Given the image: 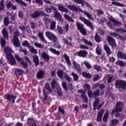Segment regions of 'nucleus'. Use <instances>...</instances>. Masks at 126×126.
I'll list each match as a JSON object with an SVG mask.
<instances>
[{
	"instance_id": "6e6d98bb",
	"label": "nucleus",
	"mask_w": 126,
	"mask_h": 126,
	"mask_svg": "<svg viewBox=\"0 0 126 126\" xmlns=\"http://www.w3.org/2000/svg\"><path fill=\"white\" fill-rule=\"evenodd\" d=\"M98 103H99V99H96L94 103V111L95 110H96V108L97 107V106Z\"/></svg>"
},
{
	"instance_id": "49530a36",
	"label": "nucleus",
	"mask_w": 126,
	"mask_h": 126,
	"mask_svg": "<svg viewBox=\"0 0 126 126\" xmlns=\"http://www.w3.org/2000/svg\"><path fill=\"white\" fill-rule=\"evenodd\" d=\"M45 88L48 91V92H49V93H52V92H53L52 89H51V88H50V85H48V83H46L45 84Z\"/></svg>"
},
{
	"instance_id": "c85d7f7f",
	"label": "nucleus",
	"mask_w": 126,
	"mask_h": 126,
	"mask_svg": "<svg viewBox=\"0 0 126 126\" xmlns=\"http://www.w3.org/2000/svg\"><path fill=\"white\" fill-rule=\"evenodd\" d=\"M44 71L40 70L38 71L37 73V76L38 78H44Z\"/></svg>"
},
{
	"instance_id": "603ef678",
	"label": "nucleus",
	"mask_w": 126,
	"mask_h": 126,
	"mask_svg": "<svg viewBox=\"0 0 126 126\" xmlns=\"http://www.w3.org/2000/svg\"><path fill=\"white\" fill-rule=\"evenodd\" d=\"M83 42H84V43H85V44H86L87 45H89L91 46H93V44L91 42L88 41V40L84 38L83 39Z\"/></svg>"
},
{
	"instance_id": "39448f33",
	"label": "nucleus",
	"mask_w": 126,
	"mask_h": 126,
	"mask_svg": "<svg viewBox=\"0 0 126 126\" xmlns=\"http://www.w3.org/2000/svg\"><path fill=\"white\" fill-rule=\"evenodd\" d=\"M45 36L48 38V39H49V40L53 41V42H56V41L58 40L57 36H56L54 33L50 32H45Z\"/></svg>"
},
{
	"instance_id": "3c124183",
	"label": "nucleus",
	"mask_w": 126,
	"mask_h": 126,
	"mask_svg": "<svg viewBox=\"0 0 126 126\" xmlns=\"http://www.w3.org/2000/svg\"><path fill=\"white\" fill-rule=\"evenodd\" d=\"M86 67H87V68H88V69H90V68H91L92 67V66H91V65L90 64V63L87 62H85L84 63Z\"/></svg>"
},
{
	"instance_id": "cd10ccee",
	"label": "nucleus",
	"mask_w": 126,
	"mask_h": 126,
	"mask_svg": "<svg viewBox=\"0 0 126 126\" xmlns=\"http://www.w3.org/2000/svg\"><path fill=\"white\" fill-rule=\"evenodd\" d=\"M112 0V4L113 5H116V6H121V7H125V5L118 2L114 1V0Z\"/></svg>"
},
{
	"instance_id": "412c9836",
	"label": "nucleus",
	"mask_w": 126,
	"mask_h": 126,
	"mask_svg": "<svg viewBox=\"0 0 126 126\" xmlns=\"http://www.w3.org/2000/svg\"><path fill=\"white\" fill-rule=\"evenodd\" d=\"M103 114H104V110H101L98 112V115L97 118V122H101L102 120V116H103Z\"/></svg>"
},
{
	"instance_id": "e2e57ef3",
	"label": "nucleus",
	"mask_w": 126,
	"mask_h": 126,
	"mask_svg": "<svg viewBox=\"0 0 126 126\" xmlns=\"http://www.w3.org/2000/svg\"><path fill=\"white\" fill-rule=\"evenodd\" d=\"M20 52H22V53H24L25 55H27V54H28V51H27V50L24 49L22 48V47L20 48Z\"/></svg>"
},
{
	"instance_id": "1a4fd4ad",
	"label": "nucleus",
	"mask_w": 126,
	"mask_h": 126,
	"mask_svg": "<svg viewBox=\"0 0 126 126\" xmlns=\"http://www.w3.org/2000/svg\"><path fill=\"white\" fill-rule=\"evenodd\" d=\"M51 86L53 89H55V88H56V89H60V87H61L60 86V84L57 83L55 79L52 80L51 82Z\"/></svg>"
},
{
	"instance_id": "e433bc0d",
	"label": "nucleus",
	"mask_w": 126,
	"mask_h": 126,
	"mask_svg": "<svg viewBox=\"0 0 126 126\" xmlns=\"http://www.w3.org/2000/svg\"><path fill=\"white\" fill-rule=\"evenodd\" d=\"M23 72H24V71L20 69H16L15 70V73L17 75H21V74H23Z\"/></svg>"
},
{
	"instance_id": "ea45409f",
	"label": "nucleus",
	"mask_w": 126,
	"mask_h": 126,
	"mask_svg": "<svg viewBox=\"0 0 126 126\" xmlns=\"http://www.w3.org/2000/svg\"><path fill=\"white\" fill-rule=\"evenodd\" d=\"M29 49L30 52L32 53V54H37V50L34 48V47L32 46H30Z\"/></svg>"
},
{
	"instance_id": "bb28decb",
	"label": "nucleus",
	"mask_w": 126,
	"mask_h": 126,
	"mask_svg": "<svg viewBox=\"0 0 126 126\" xmlns=\"http://www.w3.org/2000/svg\"><path fill=\"white\" fill-rule=\"evenodd\" d=\"M96 53L97 55H98L100 56L101 54H102V47H101V46L98 45L96 50H95Z\"/></svg>"
},
{
	"instance_id": "4d7b16f0",
	"label": "nucleus",
	"mask_w": 126,
	"mask_h": 126,
	"mask_svg": "<svg viewBox=\"0 0 126 126\" xmlns=\"http://www.w3.org/2000/svg\"><path fill=\"white\" fill-rule=\"evenodd\" d=\"M62 87L63 88L64 90H65V91H67L68 90L67 87H66V82H63L62 83Z\"/></svg>"
},
{
	"instance_id": "a211bd4d",
	"label": "nucleus",
	"mask_w": 126,
	"mask_h": 126,
	"mask_svg": "<svg viewBox=\"0 0 126 126\" xmlns=\"http://www.w3.org/2000/svg\"><path fill=\"white\" fill-rule=\"evenodd\" d=\"M79 57H82V58H85L87 55V52L84 50L80 51L77 53Z\"/></svg>"
},
{
	"instance_id": "338daca9",
	"label": "nucleus",
	"mask_w": 126,
	"mask_h": 126,
	"mask_svg": "<svg viewBox=\"0 0 126 126\" xmlns=\"http://www.w3.org/2000/svg\"><path fill=\"white\" fill-rule=\"evenodd\" d=\"M94 69H95V70H97V71H100V70H101V68L100 67V66L97 65H94Z\"/></svg>"
},
{
	"instance_id": "774afa93",
	"label": "nucleus",
	"mask_w": 126,
	"mask_h": 126,
	"mask_svg": "<svg viewBox=\"0 0 126 126\" xmlns=\"http://www.w3.org/2000/svg\"><path fill=\"white\" fill-rule=\"evenodd\" d=\"M34 45L36 47V48H43V45L41 43H38L37 42L34 43Z\"/></svg>"
},
{
	"instance_id": "0eeeda50",
	"label": "nucleus",
	"mask_w": 126,
	"mask_h": 126,
	"mask_svg": "<svg viewBox=\"0 0 126 126\" xmlns=\"http://www.w3.org/2000/svg\"><path fill=\"white\" fill-rule=\"evenodd\" d=\"M80 19L81 21L84 22L87 26L90 27L92 30H94V27L92 25V23H91V22L89 21L88 20H86V19L83 17H80Z\"/></svg>"
},
{
	"instance_id": "423d86ee",
	"label": "nucleus",
	"mask_w": 126,
	"mask_h": 126,
	"mask_svg": "<svg viewBox=\"0 0 126 126\" xmlns=\"http://www.w3.org/2000/svg\"><path fill=\"white\" fill-rule=\"evenodd\" d=\"M67 7L70 9V10H72V11H78V12H84L83 10L80 8L79 6H76L75 5H68Z\"/></svg>"
},
{
	"instance_id": "09e8293b",
	"label": "nucleus",
	"mask_w": 126,
	"mask_h": 126,
	"mask_svg": "<svg viewBox=\"0 0 126 126\" xmlns=\"http://www.w3.org/2000/svg\"><path fill=\"white\" fill-rule=\"evenodd\" d=\"M16 2H17V3H19L20 4H22L24 6H27V4H26V3L23 2L21 0H16Z\"/></svg>"
},
{
	"instance_id": "473e14b6",
	"label": "nucleus",
	"mask_w": 126,
	"mask_h": 126,
	"mask_svg": "<svg viewBox=\"0 0 126 126\" xmlns=\"http://www.w3.org/2000/svg\"><path fill=\"white\" fill-rule=\"evenodd\" d=\"M116 64H117V65H120V66H125V65H126V63L124 61H118L116 63Z\"/></svg>"
},
{
	"instance_id": "79ce46f5",
	"label": "nucleus",
	"mask_w": 126,
	"mask_h": 126,
	"mask_svg": "<svg viewBox=\"0 0 126 126\" xmlns=\"http://www.w3.org/2000/svg\"><path fill=\"white\" fill-rule=\"evenodd\" d=\"M64 77L65 79H66V80L68 81V82H70L71 81V78L68 76V74L65 73H64Z\"/></svg>"
},
{
	"instance_id": "f257e3e1",
	"label": "nucleus",
	"mask_w": 126,
	"mask_h": 126,
	"mask_svg": "<svg viewBox=\"0 0 126 126\" xmlns=\"http://www.w3.org/2000/svg\"><path fill=\"white\" fill-rule=\"evenodd\" d=\"M4 52L6 55V58L8 60L9 63H10L11 65L15 64V59L13 56L11 55V53H14V51L12 50V49L10 47H7L4 49Z\"/></svg>"
},
{
	"instance_id": "0e129e2a",
	"label": "nucleus",
	"mask_w": 126,
	"mask_h": 126,
	"mask_svg": "<svg viewBox=\"0 0 126 126\" xmlns=\"http://www.w3.org/2000/svg\"><path fill=\"white\" fill-rule=\"evenodd\" d=\"M43 95L44 96L43 100H47V98H48V93H47L45 91H43Z\"/></svg>"
},
{
	"instance_id": "bf43d9fd",
	"label": "nucleus",
	"mask_w": 126,
	"mask_h": 126,
	"mask_svg": "<svg viewBox=\"0 0 126 126\" xmlns=\"http://www.w3.org/2000/svg\"><path fill=\"white\" fill-rule=\"evenodd\" d=\"M95 41L96 42H97L98 43H99V42H101V39L100 38V36L98 35V34H95Z\"/></svg>"
},
{
	"instance_id": "72a5a7b5",
	"label": "nucleus",
	"mask_w": 126,
	"mask_h": 126,
	"mask_svg": "<svg viewBox=\"0 0 126 126\" xmlns=\"http://www.w3.org/2000/svg\"><path fill=\"white\" fill-rule=\"evenodd\" d=\"M108 117H109V111L106 110V113L104 114V116L103 117V121L104 122H107Z\"/></svg>"
},
{
	"instance_id": "7ed1b4c3",
	"label": "nucleus",
	"mask_w": 126,
	"mask_h": 126,
	"mask_svg": "<svg viewBox=\"0 0 126 126\" xmlns=\"http://www.w3.org/2000/svg\"><path fill=\"white\" fill-rule=\"evenodd\" d=\"M18 36H19V31H17L14 33V37L12 39L14 46L16 48H18L20 46V42L18 37Z\"/></svg>"
},
{
	"instance_id": "9d476101",
	"label": "nucleus",
	"mask_w": 126,
	"mask_h": 126,
	"mask_svg": "<svg viewBox=\"0 0 126 126\" xmlns=\"http://www.w3.org/2000/svg\"><path fill=\"white\" fill-rule=\"evenodd\" d=\"M5 99H7L8 101H12V103H14L16 96L9 94H6L4 95Z\"/></svg>"
},
{
	"instance_id": "680f3d73",
	"label": "nucleus",
	"mask_w": 126,
	"mask_h": 126,
	"mask_svg": "<svg viewBox=\"0 0 126 126\" xmlns=\"http://www.w3.org/2000/svg\"><path fill=\"white\" fill-rule=\"evenodd\" d=\"M23 46L24 47H29V48H30V44L28 43V41H25L24 42H23Z\"/></svg>"
},
{
	"instance_id": "f704fd0d",
	"label": "nucleus",
	"mask_w": 126,
	"mask_h": 126,
	"mask_svg": "<svg viewBox=\"0 0 126 126\" xmlns=\"http://www.w3.org/2000/svg\"><path fill=\"white\" fill-rule=\"evenodd\" d=\"M64 17L65 19H66L67 20H68V21H69L70 22H72V23L74 22V20L73 19H72V18H71V17L68 16V15H67L66 14L64 15Z\"/></svg>"
},
{
	"instance_id": "de8ad7c7",
	"label": "nucleus",
	"mask_w": 126,
	"mask_h": 126,
	"mask_svg": "<svg viewBox=\"0 0 126 126\" xmlns=\"http://www.w3.org/2000/svg\"><path fill=\"white\" fill-rule=\"evenodd\" d=\"M56 28V22L52 21L51 22L50 29L51 30H54Z\"/></svg>"
},
{
	"instance_id": "8fccbe9b",
	"label": "nucleus",
	"mask_w": 126,
	"mask_h": 126,
	"mask_svg": "<svg viewBox=\"0 0 126 126\" xmlns=\"http://www.w3.org/2000/svg\"><path fill=\"white\" fill-rule=\"evenodd\" d=\"M71 75L73 76L74 81H77V80H78V75H77V74L72 72Z\"/></svg>"
},
{
	"instance_id": "2eb2a0df",
	"label": "nucleus",
	"mask_w": 126,
	"mask_h": 126,
	"mask_svg": "<svg viewBox=\"0 0 126 126\" xmlns=\"http://www.w3.org/2000/svg\"><path fill=\"white\" fill-rule=\"evenodd\" d=\"M68 39H69V41H68V40H67L65 38L63 39V41L64 44H66L67 46H70L71 47H73V45L71 44V41H72V39L71 38V37H68Z\"/></svg>"
},
{
	"instance_id": "c03bdc74",
	"label": "nucleus",
	"mask_w": 126,
	"mask_h": 126,
	"mask_svg": "<svg viewBox=\"0 0 126 126\" xmlns=\"http://www.w3.org/2000/svg\"><path fill=\"white\" fill-rule=\"evenodd\" d=\"M82 75L84 77H85L86 78H91V75L87 72H83L82 73Z\"/></svg>"
},
{
	"instance_id": "aec40b11",
	"label": "nucleus",
	"mask_w": 126,
	"mask_h": 126,
	"mask_svg": "<svg viewBox=\"0 0 126 126\" xmlns=\"http://www.w3.org/2000/svg\"><path fill=\"white\" fill-rule=\"evenodd\" d=\"M55 17L57 18L59 21H61V22H63V17H62V15H61V14L60 13L55 12Z\"/></svg>"
},
{
	"instance_id": "4c0bfd02",
	"label": "nucleus",
	"mask_w": 126,
	"mask_h": 126,
	"mask_svg": "<svg viewBox=\"0 0 126 126\" xmlns=\"http://www.w3.org/2000/svg\"><path fill=\"white\" fill-rule=\"evenodd\" d=\"M4 9V0H1L0 2V10Z\"/></svg>"
},
{
	"instance_id": "f03ea898",
	"label": "nucleus",
	"mask_w": 126,
	"mask_h": 126,
	"mask_svg": "<svg viewBox=\"0 0 126 126\" xmlns=\"http://www.w3.org/2000/svg\"><path fill=\"white\" fill-rule=\"evenodd\" d=\"M109 20L110 22H107V24L110 29H114V28H115V25H118V26H121V25H122V23L118 22L114 19L113 17H109Z\"/></svg>"
},
{
	"instance_id": "69168bd1",
	"label": "nucleus",
	"mask_w": 126,
	"mask_h": 126,
	"mask_svg": "<svg viewBox=\"0 0 126 126\" xmlns=\"http://www.w3.org/2000/svg\"><path fill=\"white\" fill-rule=\"evenodd\" d=\"M69 28V26H68V24H66L65 26L63 27V30L65 32H67L68 31V29Z\"/></svg>"
},
{
	"instance_id": "f3484780",
	"label": "nucleus",
	"mask_w": 126,
	"mask_h": 126,
	"mask_svg": "<svg viewBox=\"0 0 126 126\" xmlns=\"http://www.w3.org/2000/svg\"><path fill=\"white\" fill-rule=\"evenodd\" d=\"M63 57L65 59L66 63L68 64V66H71V63L70 60H69V57L66 54H63Z\"/></svg>"
},
{
	"instance_id": "37998d69",
	"label": "nucleus",
	"mask_w": 126,
	"mask_h": 126,
	"mask_svg": "<svg viewBox=\"0 0 126 126\" xmlns=\"http://www.w3.org/2000/svg\"><path fill=\"white\" fill-rule=\"evenodd\" d=\"M19 29L20 30H21V31H23V32H24L26 29H28V30H27V32L30 30V28L28 26H27V28H25L24 26H20Z\"/></svg>"
},
{
	"instance_id": "13d9d810",
	"label": "nucleus",
	"mask_w": 126,
	"mask_h": 126,
	"mask_svg": "<svg viewBox=\"0 0 126 126\" xmlns=\"http://www.w3.org/2000/svg\"><path fill=\"white\" fill-rule=\"evenodd\" d=\"M57 30L59 33H60V34H63V28L60 27V26H57Z\"/></svg>"
},
{
	"instance_id": "393cba45",
	"label": "nucleus",
	"mask_w": 126,
	"mask_h": 126,
	"mask_svg": "<svg viewBox=\"0 0 126 126\" xmlns=\"http://www.w3.org/2000/svg\"><path fill=\"white\" fill-rule=\"evenodd\" d=\"M38 36L40 38L41 41L47 43V40L45 39V36H44V33L43 32H39L38 34Z\"/></svg>"
},
{
	"instance_id": "a878e982",
	"label": "nucleus",
	"mask_w": 126,
	"mask_h": 126,
	"mask_svg": "<svg viewBox=\"0 0 126 126\" xmlns=\"http://www.w3.org/2000/svg\"><path fill=\"white\" fill-rule=\"evenodd\" d=\"M73 1L76 3H79V4H82V6L85 5V1L84 0H73Z\"/></svg>"
},
{
	"instance_id": "c756f323",
	"label": "nucleus",
	"mask_w": 126,
	"mask_h": 126,
	"mask_svg": "<svg viewBox=\"0 0 126 126\" xmlns=\"http://www.w3.org/2000/svg\"><path fill=\"white\" fill-rule=\"evenodd\" d=\"M42 57L43 58V59L45 60V61H46L47 62H48V61H49V60H50V57L46 53H43L42 54Z\"/></svg>"
},
{
	"instance_id": "b1692460",
	"label": "nucleus",
	"mask_w": 126,
	"mask_h": 126,
	"mask_svg": "<svg viewBox=\"0 0 126 126\" xmlns=\"http://www.w3.org/2000/svg\"><path fill=\"white\" fill-rule=\"evenodd\" d=\"M73 65L74 66V68L76 70H78V71H80V64L77 63L76 62L73 61Z\"/></svg>"
},
{
	"instance_id": "052dcab7",
	"label": "nucleus",
	"mask_w": 126,
	"mask_h": 126,
	"mask_svg": "<svg viewBox=\"0 0 126 126\" xmlns=\"http://www.w3.org/2000/svg\"><path fill=\"white\" fill-rule=\"evenodd\" d=\"M99 95H100V91L99 90L95 91L94 93V97H97V96H99Z\"/></svg>"
},
{
	"instance_id": "f8f14e48",
	"label": "nucleus",
	"mask_w": 126,
	"mask_h": 126,
	"mask_svg": "<svg viewBox=\"0 0 126 126\" xmlns=\"http://www.w3.org/2000/svg\"><path fill=\"white\" fill-rule=\"evenodd\" d=\"M44 11H35L34 13L31 14V16L32 18H38L41 14H43Z\"/></svg>"
},
{
	"instance_id": "dca6fc26",
	"label": "nucleus",
	"mask_w": 126,
	"mask_h": 126,
	"mask_svg": "<svg viewBox=\"0 0 126 126\" xmlns=\"http://www.w3.org/2000/svg\"><path fill=\"white\" fill-rule=\"evenodd\" d=\"M117 57L119 59H122V60H126V55L121 51L118 52Z\"/></svg>"
},
{
	"instance_id": "6e6552de",
	"label": "nucleus",
	"mask_w": 126,
	"mask_h": 126,
	"mask_svg": "<svg viewBox=\"0 0 126 126\" xmlns=\"http://www.w3.org/2000/svg\"><path fill=\"white\" fill-rule=\"evenodd\" d=\"M76 26L78 30H79L83 35H86V31L85 30V29L83 28V25L79 22H77Z\"/></svg>"
},
{
	"instance_id": "9b49d317",
	"label": "nucleus",
	"mask_w": 126,
	"mask_h": 126,
	"mask_svg": "<svg viewBox=\"0 0 126 126\" xmlns=\"http://www.w3.org/2000/svg\"><path fill=\"white\" fill-rule=\"evenodd\" d=\"M79 93H81V97L83 99L85 102H87L88 99L87 98V96L85 95V93H86V91H82L80 90L78 91Z\"/></svg>"
},
{
	"instance_id": "6ab92c4d",
	"label": "nucleus",
	"mask_w": 126,
	"mask_h": 126,
	"mask_svg": "<svg viewBox=\"0 0 126 126\" xmlns=\"http://www.w3.org/2000/svg\"><path fill=\"white\" fill-rule=\"evenodd\" d=\"M58 9H59L60 11H62V12H66V13H68V9L64 7L63 5H60L58 7Z\"/></svg>"
},
{
	"instance_id": "4be33fe9",
	"label": "nucleus",
	"mask_w": 126,
	"mask_h": 126,
	"mask_svg": "<svg viewBox=\"0 0 126 126\" xmlns=\"http://www.w3.org/2000/svg\"><path fill=\"white\" fill-rule=\"evenodd\" d=\"M2 34L5 39H8L9 38L8 32H7V31L5 29L2 30Z\"/></svg>"
},
{
	"instance_id": "20e7f679",
	"label": "nucleus",
	"mask_w": 126,
	"mask_h": 126,
	"mask_svg": "<svg viewBox=\"0 0 126 126\" xmlns=\"http://www.w3.org/2000/svg\"><path fill=\"white\" fill-rule=\"evenodd\" d=\"M124 103L121 101L118 102L115 109L112 111L111 114L112 115L115 114V112H122V111H123V108H124Z\"/></svg>"
},
{
	"instance_id": "2f4dec72",
	"label": "nucleus",
	"mask_w": 126,
	"mask_h": 126,
	"mask_svg": "<svg viewBox=\"0 0 126 126\" xmlns=\"http://www.w3.org/2000/svg\"><path fill=\"white\" fill-rule=\"evenodd\" d=\"M57 75L60 78L63 79V71L60 70L59 71L57 72Z\"/></svg>"
},
{
	"instance_id": "864d4df0",
	"label": "nucleus",
	"mask_w": 126,
	"mask_h": 126,
	"mask_svg": "<svg viewBox=\"0 0 126 126\" xmlns=\"http://www.w3.org/2000/svg\"><path fill=\"white\" fill-rule=\"evenodd\" d=\"M83 88L86 89V90H90L91 87L88 84H85L83 86Z\"/></svg>"
},
{
	"instance_id": "4468645a",
	"label": "nucleus",
	"mask_w": 126,
	"mask_h": 126,
	"mask_svg": "<svg viewBox=\"0 0 126 126\" xmlns=\"http://www.w3.org/2000/svg\"><path fill=\"white\" fill-rule=\"evenodd\" d=\"M107 39L109 44L112 47H117V45L116 44V41H115V39H113V38H112L110 36H108Z\"/></svg>"
},
{
	"instance_id": "7c9ffc66",
	"label": "nucleus",
	"mask_w": 126,
	"mask_h": 126,
	"mask_svg": "<svg viewBox=\"0 0 126 126\" xmlns=\"http://www.w3.org/2000/svg\"><path fill=\"white\" fill-rule=\"evenodd\" d=\"M0 42L1 46V47H2V48H3V47H4L5 45H6V41H5V40L4 39V38H3V37H1L0 38Z\"/></svg>"
},
{
	"instance_id": "58836bf2",
	"label": "nucleus",
	"mask_w": 126,
	"mask_h": 126,
	"mask_svg": "<svg viewBox=\"0 0 126 126\" xmlns=\"http://www.w3.org/2000/svg\"><path fill=\"white\" fill-rule=\"evenodd\" d=\"M82 13H84V14H85V15H86V16L89 18V19H90L91 20H93V18H92V16H91V15H90V14H89V13L87 12H81Z\"/></svg>"
},
{
	"instance_id": "5701e85b",
	"label": "nucleus",
	"mask_w": 126,
	"mask_h": 126,
	"mask_svg": "<svg viewBox=\"0 0 126 126\" xmlns=\"http://www.w3.org/2000/svg\"><path fill=\"white\" fill-rule=\"evenodd\" d=\"M104 49L106 52V54L107 56H110L111 54H112V51H111V49H110V47L108 46L107 45H104Z\"/></svg>"
},
{
	"instance_id": "a19ab883",
	"label": "nucleus",
	"mask_w": 126,
	"mask_h": 126,
	"mask_svg": "<svg viewBox=\"0 0 126 126\" xmlns=\"http://www.w3.org/2000/svg\"><path fill=\"white\" fill-rule=\"evenodd\" d=\"M49 51H50L51 53H53V54H54L55 55H60V52L59 51H57L55 49L50 48L49 49Z\"/></svg>"
},
{
	"instance_id": "c9c22d12",
	"label": "nucleus",
	"mask_w": 126,
	"mask_h": 126,
	"mask_svg": "<svg viewBox=\"0 0 126 126\" xmlns=\"http://www.w3.org/2000/svg\"><path fill=\"white\" fill-rule=\"evenodd\" d=\"M33 62L35 65L39 64V58L37 56H33Z\"/></svg>"
},
{
	"instance_id": "5fc2aeb1",
	"label": "nucleus",
	"mask_w": 126,
	"mask_h": 126,
	"mask_svg": "<svg viewBox=\"0 0 126 126\" xmlns=\"http://www.w3.org/2000/svg\"><path fill=\"white\" fill-rule=\"evenodd\" d=\"M4 23L6 26L9 24V19L7 17H5L4 19Z\"/></svg>"
},
{
	"instance_id": "ddd939ff",
	"label": "nucleus",
	"mask_w": 126,
	"mask_h": 126,
	"mask_svg": "<svg viewBox=\"0 0 126 126\" xmlns=\"http://www.w3.org/2000/svg\"><path fill=\"white\" fill-rule=\"evenodd\" d=\"M124 84V81L118 80L115 82V87L116 88H123V84Z\"/></svg>"
},
{
	"instance_id": "a18cd8bd",
	"label": "nucleus",
	"mask_w": 126,
	"mask_h": 126,
	"mask_svg": "<svg viewBox=\"0 0 126 126\" xmlns=\"http://www.w3.org/2000/svg\"><path fill=\"white\" fill-rule=\"evenodd\" d=\"M119 123V121L117 119L112 120L110 123V126H115V125H117Z\"/></svg>"
}]
</instances>
